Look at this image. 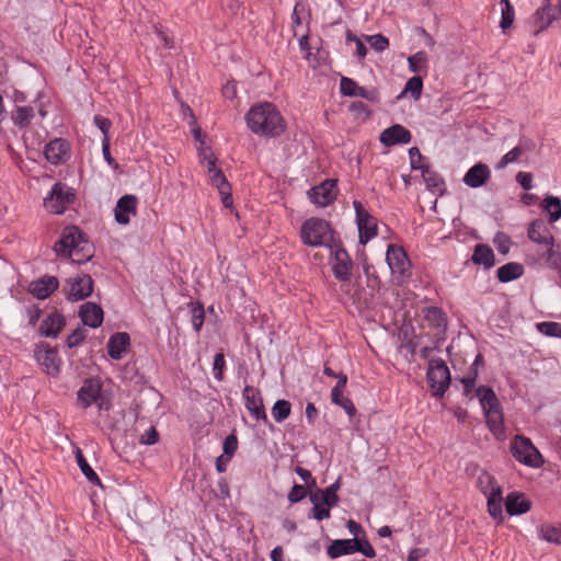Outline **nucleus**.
Masks as SVG:
<instances>
[{
  "label": "nucleus",
  "mask_w": 561,
  "mask_h": 561,
  "mask_svg": "<svg viewBox=\"0 0 561 561\" xmlns=\"http://www.w3.org/2000/svg\"><path fill=\"white\" fill-rule=\"evenodd\" d=\"M245 122L252 133L264 137H277L286 128L280 112L270 102L251 106L245 115Z\"/></svg>",
  "instance_id": "1"
},
{
  "label": "nucleus",
  "mask_w": 561,
  "mask_h": 561,
  "mask_svg": "<svg viewBox=\"0 0 561 561\" xmlns=\"http://www.w3.org/2000/svg\"><path fill=\"white\" fill-rule=\"evenodd\" d=\"M54 251L57 256L70 259L77 264L84 263L93 256L92 245L76 226H68L62 230L60 239L54 245Z\"/></svg>",
  "instance_id": "2"
},
{
  "label": "nucleus",
  "mask_w": 561,
  "mask_h": 561,
  "mask_svg": "<svg viewBox=\"0 0 561 561\" xmlns=\"http://www.w3.org/2000/svg\"><path fill=\"white\" fill-rule=\"evenodd\" d=\"M300 239L309 247H328L334 242V232L331 225L321 218H309L300 228Z\"/></svg>",
  "instance_id": "3"
},
{
  "label": "nucleus",
  "mask_w": 561,
  "mask_h": 561,
  "mask_svg": "<svg viewBox=\"0 0 561 561\" xmlns=\"http://www.w3.org/2000/svg\"><path fill=\"white\" fill-rule=\"evenodd\" d=\"M77 402L82 409L95 404L99 411H108L110 401L102 391V381L99 378H88L77 393Z\"/></svg>",
  "instance_id": "4"
},
{
  "label": "nucleus",
  "mask_w": 561,
  "mask_h": 561,
  "mask_svg": "<svg viewBox=\"0 0 561 561\" xmlns=\"http://www.w3.org/2000/svg\"><path fill=\"white\" fill-rule=\"evenodd\" d=\"M511 451L517 461L528 467L539 468L543 463L541 454L527 437L515 436L511 442Z\"/></svg>",
  "instance_id": "5"
},
{
  "label": "nucleus",
  "mask_w": 561,
  "mask_h": 561,
  "mask_svg": "<svg viewBox=\"0 0 561 561\" xmlns=\"http://www.w3.org/2000/svg\"><path fill=\"white\" fill-rule=\"evenodd\" d=\"M427 382L433 396L443 397L449 387L450 373L448 366L442 359H433L428 364Z\"/></svg>",
  "instance_id": "6"
},
{
  "label": "nucleus",
  "mask_w": 561,
  "mask_h": 561,
  "mask_svg": "<svg viewBox=\"0 0 561 561\" xmlns=\"http://www.w3.org/2000/svg\"><path fill=\"white\" fill-rule=\"evenodd\" d=\"M386 261L392 275L403 282L411 276V262L408 254L401 247L389 244L386 253Z\"/></svg>",
  "instance_id": "7"
},
{
  "label": "nucleus",
  "mask_w": 561,
  "mask_h": 561,
  "mask_svg": "<svg viewBox=\"0 0 561 561\" xmlns=\"http://www.w3.org/2000/svg\"><path fill=\"white\" fill-rule=\"evenodd\" d=\"M353 207L356 215L359 243L366 244L377 236V220L359 201H353Z\"/></svg>",
  "instance_id": "8"
},
{
  "label": "nucleus",
  "mask_w": 561,
  "mask_h": 561,
  "mask_svg": "<svg viewBox=\"0 0 561 561\" xmlns=\"http://www.w3.org/2000/svg\"><path fill=\"white\" fill-rule=\"evenodd\" d=\"M561 19V0L558 3L545 2L531 15L534 35L546 31L554 21Z\"/></svg>",
  "instance_id": "9"
},
{
  "label": "nucleus",
  "mask_w": 561,
  "mask_h": 561,
  "mask_svg": "<svg viewBox=\"0 0 561 561\" xmlns=\"http://www.w3.org/2000/svg\"><path fill=\"white\" fill-rule=\"evenodd\" d=\"M332 272L340 282H348L352 276L353 261L345 249L336 242L330 245Z\"/></svg>",
  "instance_id": "10"
},
{
  "label": "nucleus",
  "mask_w": 561,
  "mask_h": 561,
  "mask_svg": "<svg viewBox=\"0 0 561 561\" xmlns=\"http://www.w3.org/2000/svg\"><path fill=\"white\" fill-rule=\"evenodd\" d=\"M73 201L75 194L71 190L61 183H56L49 196L44 199V206L49 213L59 215L62 214Z\"/></svg>",
  "instance_id": "11"
},
{
  "label": "nucleus",
  "mask_w": 561,
  "mask_h": 561,
  "mask_svg": "<svg viewBox=\"0 0 561 561\" xmlns=\"http://www.w3.org/2000/svg\"><path fill=\"white\" fill-rule=\"evenodd\" d=\"M93 290V280L90 275L81 274L67 280L64 291L69 300L78 301L87 298Z\"/></svg>",
  "instance_id": "12"
},
{
  "label": "nucleus",
  "mask_w": 561,
  "mask_h": 561,
  "mask_svg": "<svg viewBox=\"0 0 561 561\" xmlns=\"http://www.w3.org/2000/svg\"><path fill=\"white\" fill-rule=\"evenodd\" d=\"M336 180L328 179L308 191V197L314 205L327 207L331 205L337 195Z\"/></svg>",
  "instance_id": "13"
},
{
  "label": "nucleus",
  "mask_w": 561,
  "mask_h": 561,
  "mask_svg": "<svg viewBox=\"0 0 561 561\" xmlns=\"http://www.w3.org/2000/svg\"><path fill=\"white\" fill-rule=\"evenodd\" d=\"M35 358L47 375L57 376L59 374L61 359L56 348L48 345L38 346L35 351Z\"/></svg>",
  "instance_id": "14"
},
{
  "label": "nucleus",
  "mask_w": 561,
  "mask_h": 561,
  "mask_svg": "<svg viewBox=\"0 0 561 561\" xmlns=\"http://www.w3.org/2000/svg\"><path fill=\"white\" fill-rule=\"evenodd\" d=\"M244 405L250 414L256 420L262 421L265 425H271L266 415L262 398L257 396L256 390L247 386L243 390Z\"/></svg>",
  "instance_id": "15"
},
{
  "label": "nucleus",
  "mask_w": 561,
  "mask_h": 561,
  "mask_svg": "<svg viewBox=\"0 0 561 561\" xmlns=\"http://www.w3.org/2000/svg\"><path fill=\"white\" fill-rule=\"evenodd\" d=\"M412 135L408 128L400 124H394L386 128L379 136V141L387 147L396 145H407L411 141Z\"/></svg>",
  "instance_id": "16"
},
{
  "label": "nucleus",
  "mask_w": 561,
  "mask_h": 561,
  "mask_svg": "<svg viewBox=\"0 0 561 561\" xmlns=\"http://www.w3.org/2000/svg\"><path fill=\"white\" fill-rule=\"evenodd\" d=\"M138 199L135 195L122 196L115 207V220L119 225H128L131 216L137 214Z\"/></svg>",
  "instance_id": "17"
},
{
  "label": "nucleus",
  "mask_w": 561,
  "mask_h": 561,
  "mask_svg": "<svg viewBox=\"0 0 561 561\" xmlns=\"http://www.w3.org/2000/svg\"><path fill=\"white\" fill-rule=\"evenodd\" d=\"M535 148L536 142L531 138L520 137L518 144L501 158L497 169H504L508 164L518 161L523 154L531 152Z\"/></svg>",
  "instance_id": "18"
},
{
  "label": "nucleus",
  "mask_w": 561,
  "mask_h": 561,
  "mask_svg": "<svg viewBox=\"0 0 561 561\" xmlns=\"http://www.w3.org/2000/svg\"><path fill=\"white\" fill-rule=\"evenodd\" d=\"M45 158L51 164H59L69 158V144L61 138L50 140L44 150Z\"/></svg>",
  "instance_id": "19"
},
{
  "label": "nucleus",
  "mask_w": 561,
  "mask_h": 561,
  "mask_svg": "<svg viewBox=\"0 0 561 561\" xmlns=\"http://www.w3.org/2000/svg\"><path fill=\"white\" fill-rule=\"evenodd\" d=\"M57 277L45 275L39 279L33 280L30 286V293L37 299H46L58 288Z\"/></svg>",
  "instance_id": "20"
},
{
  "label": "nucleus",
  "mask_w": 561,
  "mask_h": 561,
  "mask_svg": "<svg viewBox=\"0 0 561 561\" xmlns=\"http://www.w3.org/2000/svg\"><path fill=\"white\" fill-rule=\"evenodd\" d=\"M491 178V170L490 168L479 162L471 167L465 174L462 181L463 183L472 188L480 187L484 185Z\"/></svg>",
  "instance_id": "21"
},
{
  "label": "nucleus",
  "mask_w": 561,
  "mask_h": 561,
  "mask_svg": "<svg viewBox=\"0 0 561 561\" xmlns=\"http://www.w3.org/2000/svg\"><path fill=\"white\" fill-rule=\"evenodd\" d=\"M340 90L343 95L347 96H359L371 102L377 99L375 91L366 90L364 87L358 85L356 81L347 77L341 78Z\"/></svg>",
  "instance_id": "22"
},
{
  "label": "nucleus",
  "mask_w": 561,
  "mask_h": 561,
  "mask_svg": "<svg viewBox=\"0 0 561 561\" xmlns=\"http://www.w3.org/2000/svg\"><path fill=\"white\" fill-rule=\"evenodd\" d=\"M505 508L510 515L525 514L531 508V502L519 492H511L506 496Z\"/></svg>",
  "instance_id": "23"
},
{
  "label": "nucleus",
  "mask_w": 561,
  "mask_h": 561,
  "mask_svg": "<svg viewBox=\"0 0 561 561\" xmlns=\"http://www.w3.org/2000/svg\"><path fill=\"white\" fill-rule=\"evenodd\" d=\"M210 183L216 186L221 195V201L225 207L229 208L232 206L231 187L226 176L220 169L208 173Z\"/></svg>",
  "instance_id": "24"
},
{
  "label": "nucleus",
  "mask_w": 561,
  "mask_h": 561,
  "mask_svg": "<svg viewBox=\"0 0 561 561\" xmlns=\"http://www.w3.org/2000/svg\"><path fill=\"white\" fill-rule=\"evenodd\" d=\"M528 237L534 242L543 247L553 242V237L550 233L547 224L541 219L534 220L530 224L528 228Z\"/></svg>",
  "instance_id": "25"
},
{
  "label": "nucleus",
  "mask_w": 561,
  "mask_h": 561,
  "mask_svg": "<svg viewBox=\"0 0 561 561\" xmlns=\"http://www.w3.org/2000/svg\"><path fill=\"white\" fill-rule=\"evenodd\" d=\"M80 318L85 325L98 328L103 321V310L93 302H87L80 308Z\"/></svg>",
  "instance_id": "26"
},
{
  "label": "nucleus",
  "mask_w": 561,
  "mask_h": 561,
  "mask_svg": "<svg viewBox=\"0 0 561 561\" xmlns=\"http://www.w3.org/2000/svg\"><path fill=\"white\" fill-rule=\"evenodd\" d=\"M65 325V318L58 312L50 313L39 325V333L46 337H56Z\"/></svg>",
  "instance_id": "27"
},
{
  "label": "nucleus",
  "mask_w": 561,
  "mask_h": 561,
  "mask_svg": "<svg viewBox=\"0 0 561 561\" xmlns=\"http://www.w3.org/2000/svg\"><path fill=\"white\" fill-rule=\"evenodd\" d=\"M129 342V335L125 332L112 335L107 343L108 356L113 359H121L123 353L127 350Z\"/></svg>",
  "instance_id": "28"
},
{
  "label": "nucleus",
  "mask_w": 561,
  "mask_h": 561,
  "mask_svg": "<svg viewBox=\"0 0 561 561\" xmlns=\"http://www.w3.org/2000/svg\"><path fill=\"white\" fill-rule=\"evenodd\" d=\"M476 397L479 399L480 405L484 412L501 409L500 401L492 388L480 386L476 389Z\"/></svg>",
  "instance_id": "29"
},
{
  "label": "nucleus",
  "mask_w": 561,
  "mask_h": 561,
  "mask_svg": "<svg viewBox=\"0 0 561 561\" xmlns=\"http://www.w3.org/2000/svg\"><path fill=\"white\" fill-rule=\"evenodd\" d=\"M477 486L485 496L502 494V490L500 485H497L495 478L485 471L479 474Z\"/></svg>",
  "instance_id": "30"
},
{
  "label": "nucleus",
  "mask_w": 561,
  "mask_h": 561,
  "mask_svg": "<svg viewBox=\"0 0 561 561\" xmlns=\"http://www.w3.org/2000/svg\"><path fill=\"white\" fill-rule=\"evenodd\" d=\"M354 538L336 539L328 547L327 553L332 559H336L344 554H351L354 553Z\"/></svg>",
  "instance_id": "31"
},
{
  "label": "nucleus",
  "mask_w": 561,
  "mask_h": 561,
  "mask_svg": "<svg viewBox=\"0 0 561 561\" xmlns=\"http://www.w3.org/2000/svg\"><path fill=\"white\" fill-rule=\"evenodd\" d=\"M524 273V266L516 262L507 263L497 270V278L501 283H508L519 278Z\"/></svg>",
  "instance_id": "32"
},
{
  "label": "nucleus",
  "mask_w": 561,
  "mask_h": 561,
  "mask_svg": "<svg viewBox=\"0 0 561 561\" xmlns=\"http://www.w3.org/2000/svg\"><path fill=\"white\" fill-rule=\"evenodd\" d=\"M35 116L34 108L32 106H16L11 112V119L14 125L23 128L27 127Z\"/></svg>",
  "instance_id": "33"
},
{
  "label": "nucleus",
  "mask_w": 561,
  "mask_h": 561,
  "mask_svg": "<svg viewBox=\"0 0 561 561\" xmlns=\"http://www.w3.org/2000/svg\"><path fill=\"white\" fill-rule=\"evenodd\" d=\"M539 538L550 543L561 545V525L541 524L538 528Z\"/></svg>",
  "instance_id": "34"
},
{
  "label": "nucleus",
  "mask_w": 561,
  "mask_h": 561,
  "mask_svg": "<svg viewBox=\"0 0 561 561\" xmlns=\"http://www.w3.org/2000/svg\"><path fill=\"white\" fill-rule=\"evenodd\" d=\"M472 261L476 264L490 268L494 265V253L489 245L478 244L474 249Z\"/></svg>",
  "instance_id": "35"
},
{
  "label": "nucleus",
  "mask_w": 561,
  "mask_h": 561,
  "mask_svg": "<svg viewBox=\"0 0 561 561\" xmlns=\"http://www.w3.org/2000/svg\"><path fill=\"white\" fill-rule=\"evenodd\" d=\"M341 488L340 479H337L334 483L325 488L324 490H318L316 493H319V500L323 505L328 507H334L339 503L337 491Z\"/></svg>",
  "instance_id": "36"
},
{
  "label": "nucleus",
  "mask_w": 561,
  "mask_h": 561,
  "mask_svg": "<svg viewBox=\"0 0 561 561\" xmlns=\"http://www.w3.org/2000/svg\"><path fill=\"white\" fill-rule=\"evenodd\" d=\"M501 4V21L500 27L503 33H506L508 28L513 25L515 21V9L510 0H500Z\"/></svg>",
  "instance_id": "37"
},
{
  "label": "nucleus",
  "mask_w": 561,
  "mask_h": 561,
  "mask_svg": "<svg viewBox=\"0 0 561 561\" xmlns=\"http://www.w3.org/2000/svg\"><path fill=\"white\" fill-rule=\"evenodd\" d=\"M76 459L81 472L87 478V480L93 484L101 485L100 478L90 467L80 448H77L76 450Z\"/></svg>",
  "instance_id": "38"
},
{
  "label": "nucleus",
  "mask_w": 561,
  "mask_h": 561,
  "mask_svg": "<svg viewBox=\"0 0 561 561\" xmlns=\"http://www.w3.org/2000/svg\"><path fill=\"white\" fill-rule=\"evenodd\" d=\"M310 501L312 502L313 507H312L311 512L309 513V517H312L317 520H323V519L330 518V516H331L330 508L331 507H328V506L325 507V505L322 504V502L319 500V493H311Z\"/></svg>",
  "instance_id": "39"
},
{
  "label": "nucleus",
  "mask_w": 561,
  "mask_h": 561,
  "mask_svg": "<svg viewBox=\"0 0 561 561\" xmlns=\"http://www.w3.org/2000/svg\"><path fill=\"white\" fill-rule=\"evenodd\" d=\"M486 425L493 434L503 432V413L502 409L484 412Z\"/></svg>",
  "instance_id": "40"
},
{
  "label": "nucleus",
  "mask_w": 561,
  "mask_h": 561,
  "mask_svg": "<svg viewBox=\"0 0 561 561\" xmlns=\"http://www.w3.org/2000/svg\"><path fill=\"white\" fill-rule=\"evenodd\" d=\"M272 416L277 423L284 422L291 413V404L287 400H277L272 407Z\"/></svg>",
  "instance_id": "41"
},
{
  "label": "nucleus",
  "mask_w": 561,
  "mask_h": 561,
  "mask_svg": "<svg viewBox=\"0 0 561 561\" xmlns=\"http://www.w3.org/2000/svg\"><path fill=\"white\" fill-rule=\"evenodd\" d=\"M409 69L411 72L420 73L427 70V54L423 50L411 55L408 58Z\"/></svg>",
  "instance_id": "42"
},
{
  "label": "nucleus",
  "mask_w": 561,
  "mask_h": 561,
  "mask_svg": "<svg viewBox=\"0 0 561 561\" xmlns=\"http://www.w3.org/2000/svg\"><path fill=\"white\" fill-rule=\"evenodd\" d=\"M543 207L549 213L551 221H557L561 218V202L558 197H546L543 201Z\"/></svg>",
  "instance_id": "43"
},
{
  "label": "nucleus",
  "mask_w": 561,
  "mask_h": 561,
  "mask_svg": "<svg viewBox=\"0 0 561 561\" xmlns=\"http://www.w3.org/2000/svg\"><path fill=\"white\" fill-rule=\"evenodd\" d=\"M488 497V512L489 514L499 520L503 519L502 511V494H493Z\"/></svg>",
  "instance_id": "44"
},
{
  "label": "nucleus",
  "mask_w": 561,
  "mask_h": 561,
  "mask_svg": "<svg viewBox=\"0 0 561 561\" xmlns=\"http://www.w3.org/2000/svg\"><path fill=\"white\" fill-rule=\"evenodd\" d=\"M542 259H545L546 263L553 267V268H560L561 267V254L553 249V242L550 244L545 245V250L542 252Z\"/></svg>",
  "instance_id": "45"
},
{
  "label": "nucleus",
  "mask_w": 561,
  "mask_h": 561,
  "mask_svg": "<svg viewBox=\"0 0 561 561\" xmlns=\"http://www.w3.org/2000/svg\"><path fill=\"white\" fill-rule=\"evenodd\" d=\"M477 377H478V370L470 368V371L460 379V381H461V383L463 386V394L469 400H472L473 397H474L472 394V391H473L474 386H476Z\"/></svg>",
  "instance_id": "46"
},
{
  "label": "nucleus",
  "mask_w": 561,
  "mask_h": 561,
  "mask_svg": "<svg viewBox=\"0 0 561 561\" xmlns=\"http://www.w3.org/2000/svg\"><path fill=\"white\" fill-rule=\"evenodd\" d=\"M423 89V80L421 77L415 76L408 80L403 93H411L414 100H419Z\"/></svg>",
  "instance_id": "47"
},
{
  "label": "nucleus",
  "mask_w": 561,
  "mask_h": 561,
  "mask_svg": "<svg viewBox=\"0 0 561 561\" xmlns=\"http://www.w3.org/2000/svg\"><path fill=\"white\" fill-rule=\"evenodd\" d=\"M331 401L332 403L341 407L350 417L355 416L357 410L353 401L350 398L344 397L343 393H339L336 398L331 397Z\"/></svg>",
  "instance_id": "48"
},
{
  "label": "nucleus",
  "mask_w": 561,
  "mask_h": 561,
  "mask_svg": "<svg viewBox=\"0 0 561 561\" xmlns=\"http://www.w3.org/2000/svg\"><path fill=\"white\" fill-rule=\"evenodd\" d=\"M537 329L547 336L561 337V323L559 322H540L537 324Z\"/></svg>",
  "instance_id": "49"
},
{
  "label": "nucleus",
  "mask_w": 561,
  "mask_h": 561,
  "mask_svg": "<svg viewBox=\"0 0 561 561\" xmlns=\"http://www.w3.org/2000/svg\"><path fill=\"white\" fill-rule=\"evenodd\" d=\"M205 311L202 305H194L191 309V322L193 329L198 333L204 324Z\"/></svg>",
  "instance_id": "50"
},
{
  "label": "nucleus",
  "mask_w": 561,
  "mask_h": 561,
  "mask_svg": "<svg viewBox=\"0 0 561 561\" xmlns=\"http://www.w3.org/2000/svg\"><path fill=\"white\" fill-rule=\"evenodd\" d=\"M354 552H360L367 558H374L376 556V551L373 546L366 539L354 538Z\"/></svg>",
  "instance_id": "51"
},
{
  "label": "nucleus",
  "mask_w": 561,
  "mask_h": 561,
  "mask_svg": "<svg viewBox=\"0 0 561 561\" xmlns=\"http://www.w3.org/2000/svg\"><path fill=\"white\" fill-rule=\"evenodd\" d=\"M367 41L370 44V46L377 51H383L389 47V39L381 34L367 36Z\"/></svg>",
  "instance_id": "52"
},
{
  "label": "nucleus",
  "mask_w": 561,
  "mask_h": 561,
  "mask_svg": "<svg viewBox=\"0 0 561 561\" xmlns=\"http://www.w3.org/2000/svg\"><path fill=\"white\" fill-rule=\"evenodd\" d=\"M225 366H226L225 355L222 353H217L215 355L214 366H213L214 377L217 380H222Z\"/></svg>",
  "instance_id": "53"
},
{
  "label": "nucleus",
  "mask_w": 561,
  "mask_h": 561,
  "mask_svg": "<svg viewBox=\"0 0 561 561\" xmlns=\"http://www.w3.org/2000/svg\"><path fill=\"white\" fill-rule=\"evenodd\" d=\"M224 454L222 455H226V456H229L232 458V456L234 455L237 448H238V439H237V436L234 434H230L228 435L225 440H224Z\"/></svg>",
  "instance_id": "54"
},
{
  "label": "nucleus",
  "mask_w": 561,
  "mask_h": 561,
  "mask_svg": "<svg viewBox=\"0 0 561 561\" xmlns=\"http://www.w3.org/2000/svg\"><path fill=\"white\" fill-rule=\"evenodd\" d=\"M306 495H307L306 488L300 484H295L288 494V501L290 503H297V502L301 501L302 499H305Z\"/></svg>",
  "instance_id": "55"
},
{
  "label": "nucleus",
  "mask_w": 561,
  "mask_h": 561,
  "mask_svg": "<svg viewBox=\"0 0 561 561\" xmlns=\"http://www.w3.org/2000/svg\"><path fill=\"white\" fill-rule=\"evenodd\" d=\"M102 153H103L104 160L107 162V164L110 167H112L113 169H117L118 168V163L111 156L110 138L108 137H104L103 140H102Z\"/></svg>",
  "instance_id": "56"
},
{
  "label": "nucleus",
  "mask_w": 561,
  "mask_h": 561,
  "mask_svg": "<svg viewBox=\"0 0 561 561\" xmlns=\"http://www.w3.org/2000/svg\"><path fill=\"white\" fill-rule=\"evenodd\" d=\"M159 440V434L157 430L151 426L140 437V443L146 445H153Z\"/></svg>",
  "instance_id": "57"
},
{
  "label": "nucleus",
  "mask_w": 561,
  "mask_h": 561,
  "mask_svg": "<svg viewBox=\"0 0 561 561\" xmlns=\"http://www.w3.org/2000/svg\"><path fill=\"white\" fill-rule=\"evenodd\" d=\"M517 183L526 191L533 188V175L528 172H518L516 175Z\"/></svg>",
  "instance_id": "58"
},
{
  "label": "nucleus",
  "mask_w": 561,
  "mask_h": 561,
  "mask_svg": "<svg viewBox=\"0 0 561 561\" xmlns=\"http://www.w3.org/2000/svg\"><path fill=\"white\" fill-rule=\"evenodd\" d=\"M337 382L331 390V397H337L339 393H343L347 383V376L344 373H340L336 376Z\"/></svg>",
  "instance_id": "59"
},
{
  "label": "nucleus",
  "mask_w": 561,
  "mask_h": 561,
  "mask_svg": "<svg viewBox=\"0 0 561 561\" xmlns=\"http://www.w3.org/2000/svg\"><path fill=\"white\" fill-rule=\"evenodd\" d=\"M84 339V331L81 329H77L67 337V345L70 348L78 346Z\"/></svg>",
  "instance_id": "60"
},
{
  "label": "nucleus",
  "mask_w": 561,
  "mask_h": 561,
  "mask_svg": "<svg viewBox=\"0 0 561 561\" xmlns=\"http://www.w3.org/2000/svg\"><path fill=\"white\" fill-rule=\"evenodd\" d=\"M295 472L305 481L308 488L316 486V480L309 470L298 466L295 468Z\"/></svg>",
  "instance_id": "61"
},
{
  "label": "nucleus",
  "mask_w": 561,
  "mask_h": 561,
  "mask_svg": "<svg viewBox=\"0 0 561 561\" xmlns=\"http://www.w3.org/2000/svg\"><path fill=\"white\" fill-rule=\"evenodd\" d=\"M94 124L99 127V129L102 131L104 137H108V130L111 128V121L106 117H103L101 115L94 116Z\"/></svg>",
  "instance_id": "62"
},
{
  "label": "nucleus",
  "mask_w": 561,
  "mask_h": 561,
  "mask_svg": "<svg viewBox=\"0 0 561 561\" xmlns=\"http://www.w3.org/2000/svg\"><path fill=\"white\" fill-rule=\"evenodd\" d=\"M494 242L496 244L499 252H501L503 254H506L508 252L510 240L505 234H503V233L497 234Z\"/></svg>",
  "instance_id": "63"
},
{
  "label": "nucleus",
  "mask_w": 561,
  "mask_h": 561,
  "mask_svg": "<svg viewBox=\"0 0 561 561\" xmlns=\"http://www.w3.org/2000/svg\"><path fill=\"white\" fill-rule=\"evenodd\" d=\"M202 161H203V163H205L208 173H211V172L218 170V168L216 167V158L214 157V154L211 152H203Z\"/></svg>",
  "instance_id": "64"
}]
</instances>
